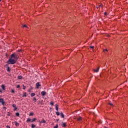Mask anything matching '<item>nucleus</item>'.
Masks as SVG:
<instances>
[{"label":"nucleus","instance_id":"5","mask_svg":"<svg viewBox=\"0 0 128 128\" xmlns=\"http://www.w3.org/2000/svg\"><path fill=\"white\" fill-rule=\"evenodd\" d=\"M41 94L44 96H46V92L44 91H42L41 92Z\"/></svg>","mask_w":128,"mask_h":128},{"label":"nucleus","instance_id":"8","mask_svg":"<svg viewBox=\"0 0 128 128\" xmlns=\"http://www.w3.org/2000/svg\"><path fill=\"white\" fill-rule=\"evenodd\" d=\"M1 88L2 90H6V87L4 86V84H2L1 86Z\"/></svg>","mask_w":128,"mask_h":128},{"label":"nucleus","instance_id":"12","mask_svg":"<svg viewBox=\"0 0 128 128\" xmlns=\"http://www.w3.org/2000/svg\"><path fill=\"white\" fill-rule=\"evenodd\" d=\"M15 126H20V123H18V122H15Z\"/></svg>","mask_w":128,"mask_h":128},{"label":"nucleus","instance_id":"9","mask_svg":"<svg viewBox=\"0 0 128 128\" xmlns=\"http://www.w3.org/2000/svg\"><path fill=\"white\" fill-rule=\"evenodd\" d=\"M12 106L13 108H15V109H14V110H16L18 109V108H16V104H13Z\"/></svg>","mask_w":128,"mask_h":128},{"label":"nucleus","instance_id":"35","mask_svg":"<svg viewBox=\"0 0 128 128\" xmlns=\"http://www.w3.org/2000/svg\"><path fill=\"white\" fill-rule=\"evenodd\" d=\"M0 92H2V89L0 88Z\"/></svg>","mask_w":128,"mask_h":128},{"label":"nucleus","instance_id":"34","mask_svg":"<svg viewBox=\"0 0 128 128\" xmlns=\"http://www.w3.org/2000/svg\"><path fill=\"white\" fill-rule=\"evenodd\" d=\"M109 104H110V106H112V104L109 102Z\"/></svg>","mask_w":128,"mask_h":128},{"label":"nucleus","instance_id":"26","mask_svg":"<svg viewBox=\"0 0 128 128\" xmlns=\"http://www.w3.org/2000/svg\"><path fill=\"white\" fill-rule=\"evenodd\" d=\"M104 52H108V50L107 49L104 50Z\"/></svg>","mask_w":128,"mask_h":128},{"label":"nucleus","instance_id":"27","mask_svg":"<svg viewBox=\"0 0 128 128\" xmlns=\"http://www.w3.org/2000/svg\"><path fill=\"white\" fill-rule=\"evenodd\" d=\"M22 87L23 90H26V86H24V85H23Z\"/></svg>","mask_w":128,"mask_h":128},{"label":"nucleus","instance_id":"36","mask_svg":"<svg viewBox=\"0 0 128 128\" xmlns=\"http://www.w3.org/2000/svg\"><path fill=\"white\" fill-rule=\"evenodd\" d=\"M28 92H31L30 90H28Z\"/></svg>","mask_w":128,"mask_h":128},{"label":"nucleus","instance_id":"41","mask_svg":"<svg viewBox=\"0 0 128 128\" xmlns=\"http://www.w3.org/2000/svg\"><path fill=\"white\" fill-rule=\"evenodd\" d=\"M0 2H2V0H0Z\"/></svg>","mask_w":128,"mask_h":128},{"label":"nucleus","instance_id":"31","mask_svg":"<svg viewBox=\"0 0 128 128\" xmlns=\"http://www.w3.org/2000/svg\"><path fill=\"white\" fill-rule=\"evenodd\" d=\"M94 46H90V48H92V50H94Z\"/></svg>","mask_w":128,"mask_h":128},{"label":"nucleus","instance_id":"24","mask_svg":"<svg viewBox=\"0 0 128 128\" xmlns=\"http://www.w3.org/2000/svg\"><path fill=\"white\" fill-rule=\"evenodd\" d=\"M30 116H34V112H30Z\"/></svg>","mask_w":128,"mask_h":128},{"label":"nucleus","instance_id":"14","mask_svg":"<svg viewBox=\"0 0 128 128\" xmlns=\"http://www.w3.org/2000/svg\"><path fill=\"white\" fill-rule=\"evenodd\" d=\"M7 72H10V67H7Z\"/></svg>","mask_w":128,"mask_h":128},{"label":"nucleus","instance_id":"13","mask_svg":"<svg viewBox=\"0 0 128 128\" xmlns=\"http://www.w3.org/2000/svg\"><path fill=\"white\" fill-rule=\"evenodd\" d=\"M62 126L64 128H65V126H66V123L63 122V123L62 124Z\"/></svg>","mask_w":128,"mask_h":128},{"label":"nucleus","instance_id":"38","mask_svg":"<svg viewBox=\"0 0 128 128\" xmlns=\"http://www.w3.org/2000/svg\"><path fill=\"white\" fill-rule=\"evenodd\" d=\"M104 14H106V12H105V13H104Z\"/></svg>","mask_w":128,"mask_h":128},{"label":"nucleus","instance_id":"1","mask_svg":"<svg viewBox=\"0 0 128 128\" xmlns=\"http://www.w3.org/2000/svg\"><path fill=\"white\" fill-rule=\"evenodd\" d=\"M18 60V56L16 53L12 54L8 61V64H14Z\"/></svg>","mask_w":128,"mask_h":128},{"label":"nucleus","instance_id":"30","mask_svg":"<svg viewBox=\"0 0 128 128\" xmlns=\"http://www.w3.org/2000/svg\"><path fill=\"white\" fill-rule=\"evenodd\" d=\"M56 114L57 116H60V112H56Z\"/></svg>","mask_w":128,"mask_h":128},{"label":"nucleus","instance_id":"20","mask_svg":"<svg viewBox=\"0 0 128 128\" xmlns=\"http://www.w3.org/2000/svg\"><path fill=\"white\" fill-rule=\"evenodd\" d=\"M11 92H12V94H14V92H15L14 90V89H12V90H11Z\"/></svg>","mask_w":128,"mask_h":128},{"label":"nucleus","instance_id":"21","mask_svg":"<svg viewBox=\"0 0 128 128\" xmlns=\"http://www.w3.org/2000/svg\"><path fill=\"white\" fill-rule=\"evenodd\" d=\"M31 126L32 128H36V125H34V124H32Z\"/></svg>","mask_w":128,"mask_h":128},{"label":"nucleus","instance_id":"16","mask_svg":"<svg viewBox=\"0 0 128 128\" xmlns=\"http://www.w3.org/2000/svg\"><path fill=\"white\" fill-rule=\"evenodd\" d=\"M34 96H36V94H34V93H32L30 94V96H32V97Z\"/></svg>","mask_w":128,"mask_h":128},{"label":"nucleus","instance_id":"33","mask_svg":"<svg viewBox=\"0 0 128 128\" xmlns=\"http://www.w3.org/2000/svg\"><path fill=\"white\" fill-rule=\"evenodd\" d=\"M6 128H10V126H6Z\"/></svg>","mask_w":128,"mask_h":128},{"label":"nucleus","instance_id":"22","mask_svg":"<svg viewBox=\"0 0 128 128\" xmlns=\"http://www.w3.org/2000/svg\"><path fill=\"white\" fill-rule=\"evenodd\" d=\"M60 116H61L62 118H64V114L61 113Z\"/></svg>","mask_w":128,"mask_h":128},{"label":"nucleus","instance_id":"29","mask_svg":"<svg viewBox=\"0 0 128 128\" xmlns=\"http://www.w3.org/2000/svg\"><path fill=\"white\" fill-rule=\"evenodd\" d=\"M23 28H28V26L26 25H22Z\"/></svg>","mask_w":128,"mask_h":128},{"label":"nucleus","instance_id":"37","mask_svg":"<svg viewBox=\"0 0 128 128\" xmlns=\"http://www.w3.org/2000/svg\"><path fill=\"white\" fill-rule=\"evenodd\" d=\"M100 6H102V4H100Z\"/></svg>","mask_w":128,"mask_h":128},{"label":"nucleus","instance_id":"2","mask_svg":"<svg viewBox=\"0 0 128 128\" xmlns=\"http://www.w3.org/2000/svg\"><path fill=\"white\" fill-rule=\"evenodd\" d=\"M0 103L2 104V106H4L5 102L2 98H0Z\"/></svg>","mask_w":128,"mask_h":128},{"label":"nucleus","instance_id":"40","mask_svg":"<svg viewBox=\"0 0 128 128\" xmlns=\"http://www.w3.org/2000/svg\"><path fill=\"white\" fill-rule=\"evenodd\" d=\"M97 8H98V7H96Z\"/></svg>","mask_w":128,"mask_h":128},{"label":"nucleus","instance_id":"3","mask_svg":"<svg viewBox=\"0 0 128 128\" xmlns=\"http://www.w3.org/2000/svg\"><path fill=\"white\" fill-rule=\"evenodd\" d=\"M28 96V94L26 92H24L22 94V98H26Z\"/></svg>","mask_w":128,"mask_h":128},{"label":"nucleus","instance_id":"6","mask_svg":"<svg viewBox=\"0 0 128 128\" xmlns=\"http://www.w3.org/2000/svg\"><path fill=\"white\" fill-rule=\"evenodd\" d=\"M77 120L78 122H82V117H78L77 118Z\"/></svg>","mask_w":128,"mask_h":128},{"label":"nucleus","instance_id":"17","mask_svg":"<svg viewBox=\"0 0 128 128\" xmlns=\"http://www.w3.org/2000/svg\"><path fill=\"white\" fill-rule=\"evenodd\" d=\"M32 100H33L34 102H36V98H33Z\"/></svg>","mask_w":128,"mask_h":128},{"label":"nucleus","instance_id":"18","mask_svg":"<svg viewBox=\"0 0 128 128\" xmlns=\"http://www.w3.org/2000/svg\"><path fill=\"white\" fill-rule=\"evenodd\" d=\"M32 120L30 119V118H28L26 120V122H30Z\"/></svg>","mask_w":128,"mask_h":128},{"label":"nucleus","instance_id":"7","mask_svg":"<svg viewBox=\"0 0 128 128\" xmlns=\"http://www.w3.org/2000/svg\"><path fill=\"white\" fill-rule=\"evenodd\" d=\"M100 70V67L97 68L96 69H94V70L95 72H98V70Z\"/></svg>","mask_w":128,"mask_h":128},{"label":"nucleus","instance_id":"28","mask_svg":"<svg viewBox=\"0 0 128 128\" xmlns=\"http://www.w3.org/2000/svg\"><path fill=\"white\" fill-rule=\"evenodd\" d=\"M50 104L51 106H54V102H50Z\"/></svg>","mask_w":128,"mask_h":128},{"label":"nucleus","instance_id":"39","mask_svg":"<svg viewBox=\"0 0 128 128\" xmlns=\"http://www.w3.org/2000/svg\"><path fill=\"white\" fill-rule=\"evenodd\" d=\"M8 116H10V114H8Z\"/></svg>","mask_w":128,"mask_h":128},{"label":"nucleus","instance_id":"19","mask_svg":"<svg viewBox=\"0 0 128 128\" xmlns=\"http://www.w3.org/2000/svg\"><path fill=\"white\" fill-rule=\"evenodd\" d=\"M18 80H22V76H18Z\"/></svg>","mask_w":128,"mask_h":128},{"label":"nucleus","instance_id":"4","mask_svg":"<svg viewBox=\"0 0 128 128\" xmlns=\"http://www.w3.org/2000/svg\"><path fill=\"white\" fill-rule=\"evenodd\" d=\"M36 88H40V82H37L36 84Z\"/></svg>","mask_w":128,"mask_h":128},{"label":"nucleus","instance_id":"23","mask_svg":"<svg viewBox=\"0 0 128 128\" xmlns=\"http://www.w3.org/2000/svg\"><path fill=\"white\" fill-rule=\"evenodd\" d=\"M16 116H20V113L18 112L16 113Z\"/></svg>","mask_w":128,"mask_h":128},{"label":"nucleus","instance_id":"11","mask_svg":"<svg viewBox=\"0 0 128 128\" xmlns=\"http://www.w3.org/2000/svg\"><path fill=\"white\" fill-rule=\"evenodd\" d=\"M55 107H56V110H57V112H58V104H56L55 105Z\"/></svg>","mask_w":128,"mask_h":128},{"label":"nucleus","instance_id":"25","mask_svg":"<svg viewBox=\"0 0 128 128\" xmlns=\"http://www.w3.org/2000/svg\"><path fill=\"white\" fill-rule=\"evenodd\" d=\"M58 128V124H56V126L54 127V128Z\"/></svg>","mask_w":128,"mask_h":128},{"label":"nucleus","instance_id":"15","mask_svg":"<svg viewBox=\"0 0 128 128\" xmlns=\"http://www.w3.org/2000/svg\"><path fill=\"white\" fill-rule=\"evenodd\" d=\"M36 118H34L32 119V120L31 121V122H36Z\"/></svg>","mask_w":128,"mask_h":128},{"label":"nucleus","instance_id":"10","mask_svg":"<svg viewBox=\"0 0 128 128\" xmlns=\"http://www.w3.org/2000/svg\"><path fill=\"white\" fill-rule=\"evenodd\" d=\"M40 124H46V120L44 119H42V121L40 122Z\"/></svg>","mask_w":128,"mask_h":128},{"label":"nucleus","instance_id":"32","mask_svg":"<svg viewBox=\"0 0 128 128\" xmlns=\"http://www.w3.org/2000/svg\"><path fill=\"white\" fill-rule=\"evenodd\" d=\"M20 85H18V86H16V88H20Z\"/></svg>","mask_w":128,"mask_h":128}]
</instances>
